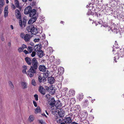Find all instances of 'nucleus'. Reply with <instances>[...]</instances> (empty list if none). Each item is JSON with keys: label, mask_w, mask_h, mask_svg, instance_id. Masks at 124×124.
<instances>
[{"label": "nucleus", "mask_w": 124, "mask_h": 124, "mask_svg": "<svg viewBox=\"0 0 124 124\" xmlns=\"http://www.w3.org/2000/svg\"><path fill=\"white\" fill-rule=\"evenodd\" d=\"M27 30L29 32H31L32 34H36L38 32V30L33 25H32L27 28Z\"/></svg>", "instance_id": "obj_1"}, {"label": "nucleus", "mask_w": 124, "mask_h": 124, "mask_svg": "<svg viewBox=\"0 0 124 124\" xmlns=\"http://www.w3.org/2000/svg\"><path fill=\"white\" fill-rule=\"evenodd\" d=\"M37 69H35L32 67H31L30 69L27 71V75L28 77L31 78L33 76L34 74L37 72Z\"/></svg>", "instance_id": "obj_2"}, {"label": "nucleus", "mask_w": 124, "mask_h": 124, "mask_svg": "<svg viewBox=\"0 0 124 124\" xmlns=\"http://www.w3.org/2000/svg\"><path fill=\"white\" fill-rule=\"evenodd\" d=\"M31 63L32 66L31 67H32L34 68L35 69H37L38 67V63L37 60L35 58L32 59Z\"/></svg>", "instance_id": "obj_3"}, {"label": "nucleus", "mask_w": 124, "mask_h": 124, "mask_svg": "<svg viewBox=\"0 0 124 124\" xmlns=\"http://www.w3.org/2000/svg\"><path fill=\"white\" fill-rule=\"evenodd\" d=\"M55 101L54 98L49 99L48 101L49 104L52 107H54L55 106Z\"/></svg>", "instance_id": "obj_4"}, {"label": "nucleus", "mask_w": 124, "mask_h": 124, "mask_svg": "<svg viewBox=\"0 0 124 124\" xmlns=\"http://www.w3.org/2000/svg\"><path fill=\"white\" fill-rule=\"evenodd\" d=\"M31 10V8L30 6H29L25 8L24 10V13L27 14L30 13Z\"/></svg>", "instance_id": "obj_5"}, {"label": "nucleus", "mask_w": 124, "mask_h": 124, "mask_svg": "<svg viewBox=\"0 0 124 124\" xmlns=\"http://www.w3.org/2000/svg\"><path fill=\"white\" fill-rule=\"evenodd\" d=\"M16 16L18 19H20L21 18V16L20 13L19 11L17 9H16L15 11Z\"/></svg>", "instance_id": "obj_6"}, {"label": "nucleus", "mask_w": 124, "mask_h": 124, "mask_svg": "<svg viewBox=\"0 0 124 124\" xmlns=\"http://www.w3.org/2000/svg\"><path fill=\"white\" fill-rule=\"evenodd\" d=\"M41 48V46L40 45L38 44L35 46L34 48V51L36 52H38L40 50H41L40 49Z\"/></svg>", "instance_id": "obj_7"}, {"label": "nucleus", "mask_w": 124, "mask_h": 124, "mask_svg": "<svg viewBox=\"0 0 124 124\" xmlns=\"http://www.w3.org/2000/svg\"><path fill=\"white\" fill-rule=\"evenodd\" d=\"M37 19L36 17L34 16L31 18L29 20L28 23L29 24H31L34 23Z\"/></svg>", "instance_id": "obj_8"}, {"label": "nucleus", "mask_w": 124, "mask_h": 124, "mask_svg": "<svg viewBox=\"0 0 124 124\" xmlns=\"http://www.w3.org/2000/svg\"><path fill=\"white\" fill-rule=\"evenodd\" d=\"M64 120L66 124H70L71 123L72 121L71 118L70 117H66L64 119Z\"/></svg>", "instance_id": "obj_9"}, {"label": "nucleus", "mask_w": 124, "mask_h": 124, "mask_svg": "<svg viewBox=\"0 0 124 124\" xmlns=\"http://www.w3.org/2000/svg\"><path fill=\"white\" fill-rule=\"evenodd\" d=\"M31 37V36L30 35L27 34L24 36V39L26 42H28L29 41Z\"/></svg>", "instance_id": "obj_10"}, {"label": "nucleus", "mask_w": 124, "mask_h": 124, "mask_svg": "<svg viewBox=\"0 0 124 124\" xmlns=\"http://www.w3.org/2000/svg\"><path fill=\"white\" fill-rule=\"evenodd\" d=\"M27 46L26 45L23 44L22 45V46L19 47L18 49V50L20 53L22 52L23 50L25 48H26Z\"/></svg>", "instance_id": "obj_11"}, {"label": "nucleus", "mask_w": 124, "mask_h": 124, "mask_svg": "<svg viewBox=\"0 0 124 124\" xmlns=\"http://www.w3.org/2000/svg\"><path fill=\"white\" fill-rule=\"evenodd\" d=\"M39 91L40 93L43 95H45V90L41 86H40L39 87Z\"/></svg>", "instance_id": "obj_12"}, {"label": "nucleus", "mask_w": 124, "mask_h": 124, "mask_svg": "<svg viewBox=\"0 0 124 124\" xmlns=\"http://www.w3.org/2000/svg\"><path fill=\"white\" fill-rule=\"evenodd\" d=\"M64 69L63 67H60L58 69L57 73L59 75L62 74L64 72Z\"/></svg>", "instance_id": "obj_13"}, {"label": "nucleus", "mask_w": 124, "mask_h": 124, "mask_svg": "<svg viewBox=\"0 0 124 124\" xmlns=\"http://www.w3.org/2000/svg\"><path fill=\"white\" fill-rule=\"evenodd\" d=\"M62 104L61 103L60 101H56V103L55 106L57 109H60L61 108L62 106Z\"/></svg>", "instance_id": "obj_14"}, {"label": "nucleus", "mask_w": 124, "mask_h": 124, "mask_svg": "<svg viewBox=\"0 0 124 124\" xmlns=\"http://www.w3.org/2000/svg\"><path fill=\"white\" fill-rule=\"evenodd\" d=\"M58 113L60 117H62L65 115V111L62 110H60V111L58 112Z\"/></svg>", "instance_id": "obj_15"}, {"label": "nucleus", "mask_w": 124, "mask_h": 124, "mask_svg": "<svg viewBox=\"0 0 124 124\" xmlns=\"http://www.w3.org/2000/svg\"><path fill=\"white\" fill-rule=\"evenodd\" d=\"M36 9H34L32 10L30 13L29 16L30 17H32L36 14Z\"/></svg>", "instance_id": "obj_16"}, {"label": "nucleus", "mask_w": 124, "mask_h": 124, "mask_svg": "<svg viewBox=\"0 0 124 124\" xmlns=\"http://www.w3.org/2000/svg\"><path fill=\"white\" fill-rule=\"evenodd\" d=\"M75 93V92L74 90L73 89H70L68 93V94L69 96L71 97L72 96H74Z\"/></svg>", "instance_id": "obj_17"}, {"label": "nucleus", "mask_w": 124, "mask_h": 124, "mask_svg": "<svg viewBox=\"0 0 124 124\" xmlns=\"http://www.w3.org/2000/svg\"><path fill=\"white\" fill-rule=\"evenodd\" d=\"M25 60L28 65H30L31 64L32 61L30 58L28 57H27L25 58Z\"/></svg>", "instance_id": "obj_18"}, {"label": "nucleus", "mask_w": 124, "mask_h": 124, "mask_svg": "<svg viewBox=\"0 0 124 124\" xmlns=\"http://www.w3.org/2000/svg\"><path fill=\"white\" fill-rule=\"evenodd\" d=\"M21 84L23 89H24L28 88V84L26 82H22L21 83Z\"/></svg>", "instance_id": "obj_19"}, {"label": "nucleus", "mask_w": 124, "mask_h": 124, "mask_svg": "<svg viewBox=\"0 0 124 124\" xmlns=\"http://www.w3.org/2000/svg\"><path fill=\"white\" fill-rule=\"evenodd\" d=\"M8 6H6L4 10V16L5 17H6L8 15Z\"/></svg>", "instance_id": "obj_20"}, {"label": "nucleus", "mask_w": 124, "mask_h": 124, "mask_svg": "<svg viewBox=\"0 0 124 124\" xmlns=\"http://www.w3.org/2000/svg\"><path fill=\"white\" fill-rule=\"evenodd\" d=\"M39 70L41 71H45L46 70V68L43 65H40L39 67Z\"/></svg>", "instance_id": "obj_21"}, {"label": "nucleus", "mask_w": 124, "mask_h": 124, "mask_svg": "<svg viewBox=\"0 0 124 124\" xmlns=\"http://www.w3.org/2000/svg\"><path fill=\"white\" fill-rule=\"evenodd\" d=\"M48 83L50 84H53L55 81V80L53 77H50L48 78Z\"/></svg>", "instance_id": "obj_22"}, {"label": "nucleus", "mask_w": 124, "mask_h": 124, "mask_svg": "<svg viewBox=\"0 0 124 124\" xmlns=\"http://www.w3.org/2000/svg\"><path fill=\"white\" fill-rule=\"evenodd\" d=\"M50 74V72L47 70L46 72L43 73V77L46 79V78L48 77Z\"/></svg>", "instance_id": "obj_23"}, {"label": "nucleus", "mask_w": 124, "mask_h": 124, "mask_svg": "<svg viewBox=\"0 0 124 124\" xmlns=\"http://www.w3.org/2000/svg\"><path fill=\"white\" fill-rule=\"evenodd\" d=\"M38 79L39 81L40 82H44L46 81V79L44 77H42L40 76H39Z\"/></svg>", "instance_id": "obj_24"}, {"label": "nucleus", "mask_w": 124, "mask_h": 124, "mask_svg": "<svg viewBox=\"0 0 124 124\" xmlns=\"http://www.w3.org/2000/svg\"><path fill=\"white\" fill-rule=\"evenodd\" d=\"M22 72L24 74H27V72H26V70L27 69V67L25 65H24L23 66Z\"/></svg>", "instance_id": "obj_25"}, {"label": "nucleus", "mask_w": 124, "mask_h": 124, "mask_svg": "<svg viewBox=\"0 0 124 124\" xmlns=\"http://www.w3.org/2000/svg\"><path fill=\"white\" fill-rule=\"evenodd\" d=\"M37 54L38 56L40 58H41L42 57L43 55V52L42 50H41L38 52Z\"/></svg>", "instance_id": "obj_26"}, {"label": "nucleus", "mask_w": 124, "mask_h": 124, "mask_svg": "<svg viewBox=\"0 0 124 124\" xmlns=\"http://www.w3.org/2000/svg\"><path fill=\"white\" fill-rule=\"evenodd\" d=\"M83 114L84 115V116H83V115H82L81 116L82 117L84 118V119H86L88 115L87 112L86 111H85Z\"/></svg>", "instance_id": "obj_27"}, {"label": "nucleus", "mask_w": 124, "mask_h": 124, "mask_svg": "<svg viewBox=\"0 0 124 124\" xmlns=\"http://www.w3.org/2000/svg\"><path fill=\"white\" fill-rule=\"evenodd\" d=\"M8 83L10 86V88L12 90H13L14 88V86L12 82L9 81L8 82Z\"/></svg>", "instance_id": "obj_28"}, {"label": "nucleus", "mask_w": 124, "mask_h": 124, "mask_svg": "<svg viewBox=\"0 0 124 124\" xmlns=\"http://www.w3.org/2000/svg\"><path fill=\"white\" fill-rule=\"evenodd\" d=\"M39 36L40 39L43 40L45 38V36L44 34H40Z\"/></svg>", "instance_id": "obj_29"}, {"label": "nucleus", "mask_w": 124, "mask_h": 124, "mask_svg": "<svg viewBox=\"0 0 124 124\" xmlns=\"http://www.w3.org/2000/svg\"><path fill=\"white\" fill-rule=\"evenodd\" d=\"M34 119V118L33 115H30L29 118L28 120L30 122H31L33 121Z\"/></svg>", "instance_id": "obj_30"}, {"label": "nucleus", "mask_w": 124, "mask_h": 124, "mask_svg": "<svg viewBox=\"0 0 124 124\" xmlns=\"http://www.w3.org/2000/svg\"><path fill=\"white\" fill-rule=\"evenodd\" d=\"M88 101L87 100H85V101L83 103V105L85 107H87L88 105Z\"/></svg>", "instance_id": "obj_31"}, {"label": "nucleus", "mask_w": 124, "mask_h": 124, "mask_svg": "<svg viewBox=\"0 0 124 124\" xmlns=\"http://www.w3.org/2000/svg\"><path fill=\"white\" fill-rule=\"evenodd\" d=\"M83 98V95L82 93H81L78 95V98L79 101H81Z\"/></svg>", "instance_id": "obj_32"}, {"label": "nucleus", "mask_w": 124, "mask_h": 124, "mask_svg": "<svg viewBox=\"0 0 124 124\" xmlns=\"http://www.w3.org/2000/svg\"><path fill=\"white\" fill-rule=\"evenodd\" d=\"M41 111V109L39 107H38L35 109V113H39Z\"/></svg>", "instance_id": "obj_33"}, {"label": "nucleus", "mask_w": 124, "mask_h": 124, "mask_svg": "<svg viewBox=\"0 0 124 124\" xmlns=\"http://www.w3.org/2000/svg\"><path fill=\"white\" fill-rule=\"evenodd\" d=\"M15 4L16 7L18 8L19 6V3L17 0H15Z\"/></svg>", "instance_id": "obj_34"}, {"label": "nucleus", "mask_w": 124, "mask_h": 124, "mask_svg": "<svg viewBox=\"0 0 124 124\" xmlns=\"http://www.w3.org/2000/svg\"><path fill=\"white\" fill-rule=\"evenodd\" d=\"M68 88H65L62 91V94H63L64 95L67 92V91H68Z\"/></svg>", "instance_id": "obj_35"}, {"label": "nucleus", "mask_w": 124, "mask_h": 124, "mask_svg": "<svg viewBox=\"0 0 124 124\" xmlns=\"http://www.w3.org/2000/svg\"><path fill=\"white\" fill-rule=\"evenodd\" d=\"M49 91L51 94H54L55 92L54 89H53L52 88H50Z\"/></svg>", "instance_id": "obj_36"}, {"label": "nucleus", "mask_w": 124, "mask_h": 124, "mask_svg": "<svg viewBox=\"0 0 124 124\" xmlns=\"http://www.w3.org/2000/svg\"><path fill=\"white\" fill-rule=\"evenodd\" d=\"M28 50L29 52V53H31L33 51L32 47L31 46H29L28 47Z\"/></svg>", "instance_id": "obj_37"}, {"label": "nucleus", "mask_w": 124, "mask_h": 124, "mask_svg": "<svg viewBox=\"0 0 124 124\" xmlns=\"http://www.w3.org/2000/svg\"><path fill=\"white\" fill-rule=\"evenodd\" d=\"M4 4V3L3 1L2 0H1L0 1V8H2Z\"/></svg>", "instance_id": "obj_38"}, {"label": "nucleus", "mask_w": 124, "mask_h": 124, "mask_svg": "<svg viewBox=\"0 0 124 124\" xmlns=\"http://www.w3.org/2000/svg\"><path fill=\"white\" fill-rule=\"evenodd\" d=\"M93 13H92L91 11L90 10H88L87 13V15H93Z\"/></svg>", "instance_id": "obj_39"}, {"label": "nucleus", "mask_w": 124, "mask_h": 124, "mask_svg": "<svg viewBox=\"0 0 124 124\" xmlns=\"http://www.w3.org/2000/svg\"><path fill=\"white\" fill-rule=\"evenodd\" d=\"M19 23L20 27L22 28L23 27V24L22 20L21 19H20L19 20Z\"/></svg>", "instance_id": "obj_40"}, {"label": "nucleus", "mask_w": 124, "mask_h": 124, "mask_svg": "<svg viewBox=\"0 0 124 124\" xmlns=\"http://www.w3.org/2000/svg\"><path fill=\"white\" fill-rule=\"evenodd\" d=\"M93 15L94 16L97 17H98L100 16V14L98 15L96 12H95L94 13H93Z\"/></svg>", "instance_id": "obj_41"}, {"label": "nucleus", "mask_w": 124, "mask_h": 124, "mask_svg": "<svg viewBox=\"0 0 124 124\" xmlns=\"http://www.w3.org/2000/svg\"><path fill=\"white\" fill-rule=\"evenodd\" d=\"M39 122L41 124H45V122L42 120H39Z\"/></svg>", "instance_id": "obj_42"}, {"label": "nucleus", "mask_w": 124, "mask_h": 124, "mask_svg": "<svg viewBox=\"0 0 124 124\" xmlns=\"http://www.w3.org/2000/svg\"><path fill=\"white\" fill-rule=\"evenodd\" d=\"M20 35L21 38L24 39V36L23 33H21L20 34Z\"/></svg>", "instance_id": "obj_43"}, {"label": "nucleus", "mask_w": 124, "mask_h": 124, "mask_svg": "<svg viewBox=\"0 0 124 124\" xmlns=\"http://www.w3.org/2000/svg\"><path fill=\"white\" fill-rule=\"evenodd\" d=\"M26 20L24 18H23V24L24 26L26 23Z\"/></svg>", "instance_id": "obj_44"}, {"label": "nucleus", "mask_w": 124, "mask_h": 124, "mask_svg": "<svg viewBox=\"0 0 124 124\" xmlns=\"http://www.w3.org/2000/svg\"><path fill=\"white\" fill-rule=\"evenodd\" d=\"M35 55L36 52H35L33 51L32 52L31 55L32 57H34L35 56Z\"/></svg>", "instance_id": "obj_45"}, {"label": "nucleus", "mask_w": 124, "mask_h": 124, "mask_svg": "<svg viewBox=\"0 0 124 124\" xmlns=\"http://www.w3.org/2000/svg\"><path fill=\"white\" fill-rule=\"evenodd\" d=\"M119 57L118 56V55H117L116 56L114 57V60L116 62V59L117 60L119 58Z\"/></svg>", "instance_id": "obj_46"}, {"label": "nucleus", "mask_w": 124, "mask_h": 124, "mask_svg": "<svg viewBox=\"0 0 124 124\" xmlns=\"http://www.w3.org/2000/svg\"><path fill=\"white\" fill-rule=\"evenodd\" d=\"M34 96L35 100L37 101H38V95L37 94H35L34 95Z\"/></svg>", "instance_id": "obj_47"}, {"label": "nucleus", "mask_w": 124, "mask_h": 124, "mask_svg": "<svg viewBox=\"0 0 124 124\" xmlns=\"http://www.w3.org/2000/svg\"><path fill=\"white\" fill-rule=\"evenodd\" d=\"M32 84L33 85L35 86V82L34 80H32Z\"/></svg>", "instance_id": "obj_48"}, {"label": "nucleus", "mask_w": 124, "mask_h": 124, "mask_svg": "<svg viewBox=\"0 0 124 124\" xmlns=\"http://www.w3.org/2000/svg\"><path fill=\"white\" fill-rule=\"evenodd\" d=\"M33 40L35 42H39L40 40V39H34Z\"/></svg>", "instance_id": "obj_49"}, {"label": "nucleus", "mask_w": 124, "mask_h": 124, "mask_svg": "<svg viewBox=\"0 0 124 124\" xmlns=\"http://www.w3.org/2000/svg\"><path fill=\"white\" fill-rule=\"evenodd\" d=\"M11 8L13 10L15 9L16 8L15 6L13 4H12Z\"/></svg>", "instance_id": "obj_50"}, {"label": "nucleus", "mask_w": 124, "mask_h": 124, "mask_svg": "<svg viewBox=\"0 0 124 124\" xmlns=\"http://www.w3.org/2000/svg\"><path fill=\"white\" fill-rule=\"evenodd\" d=\"M33 102L35 106L37 107V104L36 102L35 101H33Z\"/></svg>", "instance_id": "obj_51"}, {"label": "nucleus", "mask_w": 124, "mask_h": 124, "mask_svg": "<svg viewBox=\"0 0 124 124\" xmlns=\"http://www.w3.org/2000/svg\"><path fill=\"white\" fill-rule=\"evenodd\" d=\"M44 42L45 43V45L46 46H47V45L48 44V41L47 40H45V42Z\"/></svg>", "instance_id": "obj_52"}, {"label": "nucleus", "mask_w": 124, "mask_h": 124, "mask_svg": "<svg viewBox=\"0 0 124 124\" xmlns=\"http://www.w3.org/2000/svg\"><path fill=\"white\" fill-rule=\"evenodd\" d=\"M1 39L2 41H4V38L3 36L2 35L1 36Z\"/></svg>", "instance_id": "obj_53"}, {"label": "nucleus", "mask_w": 124, "mask_h": 124, "mask_svg": "<svg viewBox=\"0 0 124 124\" xmlns=\"http://www.w3.org/2000/svg\"><path fill=\"white\" fill-rule=\"evenodd\" d=\"M23 52L26 54H27L29 53L26 50H24Z\"/></svg>", "instance_id": "obj_54"}, {"label": "nucleus", "mask_w": 124, "mask_h": 124, "mask_svg": "<svg viewBox=\"0 0 124 124\" xmlns=\"http://www.w3.org/2000/svg\"><path fill=\"white\" fill-rule=\"evenodd\" d=\"M50 96V95L49 94H47L46 95V97L47 98H48Z\"/></svg>", "instance_id": "obj_55"}, {"label": "nucleus", "mask_w": 124, "mask_h": 124, "mask_svg": "<svg viewBox=\"0 0 124 124\" xmlns=\"http://www.w3.org/2000/svg\"><path fill=\"white\" fill-rule=\"evenodd\" d=\"M35 39H40L39 37V36L38 35V36H36L35 37Z\"/></svg>", "instance_id": "obj_56"}, {"label": "nucleus", "mask_w": 124, "mask_h": 124, "mask_svg": "<svg viewBox=\"0 0 124 124\" xmlns=\"http://www.w3.org/2000/svg\"><path fill=\"white\" fill-rule=\"evenodd\" d=\"M73 100V104L74 103H75V102H76V101H75L74 100V99H72L71 100H70V101H72Z\"/></svg>", "instance_id": "obj_57"}, {"label": "nucleus", "mask_w": 124, "mask_h": 124, "mask_svg": "<svg viewBox=\"0 0 124 124\" xmlns=\"http://www.w3.org/2000/svg\"><path fill=\"white\" fill-rule=\"evenodd\" d=\"M2 8H0V14L2 13Z\"/></svg>", "instance_id": "obj_58"}, {"label": "nucleus", "mask_w": 124, "mask_h": 124, "mask_svg": "<svg viewBox=\"0 0 124 124\" xmlns=\"http://www.w3.org/2000/svg\"><path fill=\"white\" fill-rule=\"evenodd\" d=\"M10 27L12 30H13V26L12 25H10Z\"/></svg>", "instance_id": "obj_59"}, {"label": "nucleus", "mask_w": 124, "mask_h": 124, "mask_svg": "<svg viewBox=\"0 0 124 124\" xmlns=\"http://www.w3.org/2000/svg\"><path fill=\"white\" fill-rule=\"evenodd\" d=\"M71 124H78L75 122H72Z\"/></svg>", "instance_id": "obj_60"}, {"label": "nucleus", "mask_w": 124, "mask_h": 124, "mask_svg": "<svg viewBox=\"0 0 124 124\" xmlns=\"http://www.w3.org/2000/svg\"><path fill=\"white\" fill-rule=\"evenodd\" d=\"M62 121V120L61 119H60L59 120V121H57V122L58 123H60V121Z\"/></svg>", "instance_id": "obj_61"}, {"label": "nucleus", "mask_w": 124, "mask_h": 124, "mask_svg": "<svg viewBox=\"0 0 124 124\" xmlns=\"http://www.w3.org/2000/svg\"><path fill=\"white\" fill-rule=\"evenodd\" d=\"M10 45H11V43H10V42L8 43V46H10Z\"/></svg>", "instance_id": "obj_62"}, {"label": "nucleus", "mask_w": 124, "mask_h": 124, "mask_svg": "<svg viewBox=\"0 0 124 124\" xmlns=\"http://www.w3.org/2000/svg\"><path fill=\"white\" fill-rule=\"evenodd\" d=\"M9 2V1L8 0H6V3H8Z\"/></svg>", "instance_id": "obj_63"}, {"label": "nucleus", "mask_w": 124, "mask_h": 124, "mask_svg": "<svg viewBox=\"0 0 124 124\" xmlns=\"http://www.w3.org/2000/svg\"><path fill=\"white\" fill-rule=\"evenodd\" d=\"M52 58H53V60H54V56H52L51 57Z\"/></svg>", "instance_id": "obj_64"}]
</instances>
